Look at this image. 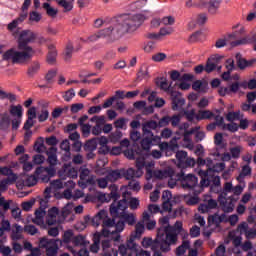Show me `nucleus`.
I'll return each instance as SVG.
<instances>
[{
    "label": "nucleus",
    "mask_w": 256,
    "mask_h": 256,
    "mask_svg": "<svg viewBox=\"0 0 256 256\" xmlns=\"http://www.w3.org/2000/svg\"><path fill=\"white\" fill-rule=\"evenodd\" d=\"M120 219H123L122 223H128V225H135V215L133 214H124L120 216Z\"/></svg>",
    "instance_id": "69168bd1"
},
{
    "label": "nucleus",
    "mask_w": 256,
    "mask_h": 256,
    "mask_svg": "<svg viewBox=\"0 0 256 256\" xmlns=\"http://www.w3.org/2000/svg\"><path fill=\"white\" fill-rule=\"evenodd\" d=\"M189 247H191V242L189 240H183L182 244L176 248L175 255L183 256L184 253H187Z\"/></svg>",
    "instance_id": "c9c22d12"
},
{
    "label": "nucleus",
    "mask_w": 256,
    "mask_h": 256,
    "mask_svg": "<svg viewBox=\"0 0 256 256\" xmlns=\"http://www.w3.org/2000/svg\"><path fill=\"white\" fill-rule=\"evenodd\" d=\"M217 69V60L215 59H208L207 64L205 66L206 73H212Z\"/></svg>",
    "instance_id": "052dcab7"
},
{
    "label": "nucleus",
    "mask_w": 256,
    "mask_h": 256,
    "mask_svg": "<svg viewBox=\"0 0 256 256\" xmlns=\"http://www.w3.org/2000/svg\"><path fill=\"white\" fill-rule=\"evenodd\" d=\"M48 159L47 162L51 167H54V165H57V148L50 147L46 152Z\"/></svg>",
    "instance_id": "cd10ccee"
},
{
    "label": "nucleus",
    "mask_w": 256,
    "mask_h": 256,
    "mask_svg": "<svg viewBox=\"0 0 256 256\" xmlns=\"http://www.w3.org/2000/svg\"><path fill=\"white\" fill-rule=\"evenodd\" d=\"M13 205V200H5V197H0V207L3 211H9Z\"/></svg>",
    "instance_id": "0e129e2a"
},
{
    "label": "nucleus",
    "mask_w": 256,
    "mask_h": 256,
    "mask_svg": "<svg viewBox=\"0 0 256 256\" xmlns=\"http://www.w3.org/2000/svg\"><path fill=\"white\" fill-rule=\"evenodd\" d=\"M131 196V193L128 191L122 192V200L116 201L110 205V213L113 215V217H122V215H125L127 211V208L129 207V197Z\"/></svg>",
    "instance_id": "423d86ee"
},
{
    "label": "nucleus",
    "mask_w": 256,
    "mask_h": 256,
    "mask_svg": "<svg viewBox=\"0 0 256 256\" xmlns=\"http://www.w3.org/2000/svg\"><path fill=\"white\" fill-rule=\"evenodd\" d=\"M222 131H230V133H237V131H239V124L233 122L225 124L222 127Z\"/></svg>",
    "instance_id": "13d9d810"
},
{
    "label": "nucleus",
    "mask_w": 256,
    "mask_h": 256,
    "mask_svg": "<svg viewBox=\"0 0 256 256\" xmlns=\"http://www.w3.org/2000/svg\"><path fill=\"white\" fill-rule=\"evenodd\" d=\"M60 149L61 151H64L67 153L68 157H71V143L69 142L68 139L63 140L60 143Z\"/></svg>",
    "instance_id": "4d7b16f0"
},
{
    "label": "nucleus",
    "mask_w": 256,
    "mask_h": 256,
    "mask_svg": "<svg viewBox=\"0 0 256 256\" xmlns=\"http://www.w3.org/2000/svg\"><path fill=\"white\" fill-rule=\"evenodd\" d=\"M120 171L122 173L121 174L122 178L125 177L127 181H131V180L135 179V177L136 178L141 177V176L137 175V170L135 171V169H133V168H128L127 170L120 169Z\"/></svg>",
    "instance_id": "473e14b6"
},
{
    "label": "nucleus",
    "mask_w": 256,
    "mask_h": 256,
    "mask_svg": "<svg viewBox=\"0 0 256 256\" xmlns=\"http://www.w3.org/2000/svg\"><path fill=\"white\" fill-rule=\"evenodd\" d=\"M10 115H12V117H17V119H21L23 117V106L11 105L10 106Z\"/></svg>",
    "instance_id": "ea45409f"
},
{
    "label": "nucleus",
    "mask_w": 256,
    "mask_h": 256,
    "mask_svg": "<svg viewBox=\"0 0 256 256\" xmlns=\"http://www.w3.org/2000/svg\"><path fill=\"white\" fill-rule=\"evenodd\" d=\"M180 233H184V237H189L187 231L183 229V222L176 221L173 226L168 224L167 226L160 227L154 240L153 238H143L142 247L144 249H149L150 247L152 251L160 249L162 253H169L171 245H177Z\"/></svg>",
    "instance_id": "f257e3e1"
},
{
    "label": "nucleus",
    "mask_w": 256,
    "mask_h": 256,
    "mask_svg": "<svg viewBox=\"0 0 256 256\" xmlns=\"http://www.w3.org/2000/svg\"><path fill=\"white\" fill-rule=\"evenodd\" d=\"M197 165L198 167H205L206 165V170L204 171H211V167H213V160L211 158H207L206 160L201 158V157H198L197 159Z\"/></svg>",
    "instance_id": "a19ab883"
},
{
    "label": "nucleus",
    "mask_w": 256,
    "mask_h": 256,
    "mask_svg": "<svg viewBox=\"0 0 256 256\" xmlns=\"http://www.w3.org/2000/svg\"><path fill=\"white\" fill-rule=\"evenodd\" d=\"M45 215V210L39 208L38 210L35 211V218L33 219V223H35V225H39L40 227H42V225H45Z\"/></svg>",
    "instance_id": "c85d7f7f"
},
{
    "label": "nucleus",
    "mask_w": 256,
    "mask_h": 256,
    "mask_svg": "<svg viewBox=\"0 0 256 256\" xmlns=\"http://www.w3.org/2000/svg\"><path fill=\"white\" fill-rule=\"evenodd\" d=\"M50 187L54 189V191H59V189H63L64 184L63 180L57 179L50 182Z\"/></svg>",
    "instance_id": "774afa93"
},
{
    "label": "nucleus",
    "mask_w": 256,
    "mask_h": 256,
    "mask_svg": "<svg viewBox=\"0 0 256 256\" xmlns=\"http://www.w3.org/2000/svg\"><path fill=\"white\" fill-rule=\"evenodd\" d=\"M38 178H37V174L35 175H30L27 176L24 181H23V185L24 187H35V185H37L38 182Z\"/></svg>",
    "instance_id": "c03bdc74"
},
{
    "label": "nucleus",
    "mask_w": 256,
    "mask_h": 256,
    "mask_svg": "<svg viewBox=\"0 0 256 256\" xmlns=\"http://www.w3.org/2000/svg\"><path fill=\"white\" fill-rule=\"evenodd\" d=\"M227 221V215L225 214H214L212 216L208 217V223H212V225L219 226L220 223L226 222Z\"/></svg>",
    "instance_id": "c756f323"
},
{
    "label": "nucleus",
    "mask_w": 256,
    "mask_h": 256,
    "mask_svg": "<svg viewBox=\"0 0 256 256\" xmlns=\"http://www.w3.org/2000/svg\"><path fill=\"white\" fill-rule=\"evenodd\" d=\"M102 231L100 235L102 237H108L112 241H121V232L125 229V222L118 221L115 224V219L109 218L107 216L102 222Z\"/></svg>",
    "instance_id": "20e7f679"
},
{
    "label": "nucleus",
    "mask_w": 256,
    "mask_h": 256,
    "mask_svg": "<svg viewBox=\"0 0 256 256\" xmlns=\"http://www.w3.org/2000/svg\"><path fill=\"white\" fill-rule=\"evenodd\" d=\"M218 203L220 209H222L224 213H233V211H235V203H237V199L233 196L227 198V196L219 195Z\"/></svg>",
    "instance_id": "1a4fd4ad"
},
{
    "label": "nucleus",
    "mask_w": 256,
    "mask_h": 256,
    "mask_svg": "<svg viewBox=\"0 0 256 256\" xmlns=\"http://www.w3.org/2000/svg\"><path fill=\"white\" fill-rule=\"evenodd\" d=\"M226 119H227V121H230L231 123H233V121H239L240 119H243V114H241L240 111L229 112L226 115Z\"/></svg>",
    "instance_id": "8fccbe9b"
},
{
    "label": "nucleus",
    "mask_w": 256,
    "mask_h": 256,
    "mask_svg": "<svg viewBox=\"0 0 256 256\" xmlns=\"http://www.w3.org/2000/svg\"><path fill=\"white\" fill-rule=\"evenodd\" d=\"M69 111V106H66V107H58V108H55L53 111H52V117L53 119H58V117H61V114L63 113H67Z\"/></svg>",
    "instance_id": "e2e57ef3"
},
{
    "label": "nucleus",
    "mask_w": 256,
    "mask_h": 256,
    "mask_svg": "<svg viewBox=\"0 0 256 256\" xmlns=\"http://www.w3.org/2000/svg\"><path fill=\"white\" fill-rule=\"evenodd\" d=\"M214 145H216L217 149H227V142L223 138V133H216L214 135Z\"/></svg>",
    "instance_id": "2f4dec72"
},
{
    "label": "nucleus",
    "mask_w": 256,
    "mask_h": 256,
    "mask_svg": "<svg viewBox=\"0 0 256 256\" xmlns=\"http://www.w3.org/2000/svg\"><path fill=\"white\" fill-rule=\"evenodd\" d=\"M72 243L73 245H75V247H79V246H83L85 245V236L83 235H78V236H75L73 239H72Z\"/></svg>",
    "instance_id": "338daca9"
},
{
    "label": "nucleus",
    "mask_w": 256,
    "mask_h": 256,
    "mask_svg": "<svg viewBox=\"0 0 256 256\" xmlns=\"http://www.w3.org/2000/svg\"><path fill=\"white\" fill-rule=\"evenodd\" d=\"M145 169H146V180L147 181H151L154 179H159V180H163L165 177H169L172 175L173 173V168H167L164 170H152L153 167H155V161L151 160V161H145V165H144Z\"/></svg>",
    "instance_id": "39448f33"
},
{
    "label": "nucleus",
    "mask_w": 256,
    "mask_h": 256,
    "mask_svg": "<svg viewBox=\"0 0 256 256\" xmlns=\"http://www.w3.org/2000/svg\"><path fill=\"white\" fill-rule=\"evenodd\" d=\"M142 220V223H146V229H148L149 231L155 229V225H157V222L155 220H151V214L149 212H143Z\"/></svg>",
    "instance_id": "a878e982"
},
{
    "label": "nucleus",
    "mask_w": 256,
    "mask_h": 256,
    "mask_svg": "<svg viewBox=\"0 0 256 256\" xmlns=\"http://www.w3.org/2000/svg\"><path fill=\"white\" fill-rule=\"evenodd\" d=\"M41 69V64L38 61H34L27 70V75L29 77H35L39 70Z\"/></svg>",
    "instance_id": "4c0bfd02"
},
{
    "label": "nucleus",
    "mask_w": 256,
    "mask_h": 256,
    "mask_svg": "<svg viewBox=\"0 0 256 256\" xmlns=\"http://www.w3.org/2000/svg\"><path fill=\"white\" fill-rule=\"evenodd\" d=\"M94 237L97 239L94 243L90 246L91 253H99V241L103 237L100 233H96Z\"/></svg>",
    "instance_id": "603ef678"
},
{
    "label": "nucleus",
    "mask_w": 256,
    "mask_h": 256,
    "mask_svg": "<svg viewBox=\"0 0 256 256\" xmlns=\"http://www.w3.org/2000/svg\"><path fill=\"white\" fill-rule=\"evenodd\" d=\"M212 209H217V201L209 197L198 207L200 213H209Z\"/></svg>",
    "instance_id": "2eb2a0df"
},
{
    "label": "nucleus",
    "mask_w": 256,
    "mask_h": 256,
    "mask_svg": "<svg viewBox=\"0 0 256 256\" xmlns=\"http://www.w3.org/2000/svg\"><path fill=\"white\" fill-rule=\"evenodd\" d=\"M90 121L92 123H96V127L103 129V126L105 125V116H93Z\"/></svg>",
    "instance_id": "680f3d73"
},
{
    "label": "nucleus",
    "mask_w": 256,
    "mask_h": 256,
    "mask_svg": "<svg viewBox=\"0 0 256 256\" xmlns=\"http://www.w3.org/2000/svg\"><path fill=\"white\" fill-rule=\"evenodd\" d=\"M256 41V33L253 32L239 40L230 42L231 47H239V45H251V43H255Z\"/></svg>",
    "instance_id": "dca6fc26"
},
{
    "label": "nucleus",
    "mask_w": 256,
    "mask_h": 256,
    "mask_svg": "<svg viewBox=\"0 0 256 256\" xmlns=\"http://www.w3.org/2000/svg\"><path fill=\"white\" fill-rule=\"evenodd\" d=\"M109 191H110L111 198L114 199V201H117V199H119L120 197L119 186H117L116 184H111L109 186Z\"/></svg>",
    "instance_id": "bf43d9fd"
},
{
    "label": "nucleus",
    "mask_w": 256,
    "mask_h": 256,
    "mask_svg": "<svg viewBox=\"0 0 256 256\" xmlns=\"http://www.w3.org/2000/svg\"><path fill=\"white\" fill-rule=\"evenodd\" d=\"M145 22V16L143 14L135 15H124L122 23L113 26L114 35L116 40L121 39L126 33H134L137 31Z\"/></svg>",
    "instance_id": "7ed1b4c3"
},
{
    "label": "nucleus",
    "mask_w": 256,
    "mask_h": 256,
    "mask_svg": "<svg viewBox=\"0 0 256 256\" xmlns=\"http://www.w3.org/2000/svg\"><path fill=\"white\" fill-rule=\"evenodd\" d=\"M163 179H169L168 180V186L170 189H173L175 185H177V181H181L177 178V174L175 175V170L172 169V175L171 176H166Z\"/></svg>",
    "instance_id": "5fc2aeb1"
},
{
    "label": "nucleus",
    "mask_w": 256,
    "mask_h": 256,
    "mask_svg": "<svg viewBox=\"0 0 256 256\" xmlns=\"http://www.w3.org/2000/svg\"><path fill=\"white\" fill-rule=\"evenodd\" d=\"M222 0H210L208 2V11L212 15H215L217 11L219 10V7H221Z\"/></svg>",
    "instance_id": "58836bf2"
},
{
    "label": "nucleus",
    "mask_w": 256,
    "mask_h": 256,
    "mask_svg": "<svg viewBox=\"0 0 256 256\" xmlns=\"http://www.w3.org/2000/svg\"><path fill=\"white\" fill-rule=\"evenodd\" d=\"M157 127H158V124L156 121L154 120L147 121L142 124V133L144 136L155 137V135H153V131H155Z\"/></svg>",
    "instance_id": "f3484780"
},
{
    "label": "nucleus",
    "mask_w": 256,
    "mask_h": 256,
    "mask_svg": "<svg viewBox=\"0 0 256 256\" xmlns=\"http://www.w3.org/2000/svg\"><path fill=\"white\" fill-rule=\"evenodd\" d=\"M37 33L31 30H23L18 37V50L11 48L3 54L4 61H10L16 65H25L35 56V49L29 43H35Z\"/></svg>",
    "instance_id": "f03ea898"
},
{
    "label": "nucleus",
    "mask_w": 256,
    "mask_h": 256,
    "mask_svg": "<svg viewBox=\"0 0 256 256\" xmlns=\"http://www.w3.org/2000/svg\"><path fill=\"white\" fill-rule=\"evenodd\" d=\"M215 117V114L211 112V110H199L196 114V120L197 121H203L205 119H213Z\"/></svg>",
    "instance_id": "f704fd0d"
},
{
    "label": "nucleus",
    "mask_w": 256,
    "mask_h": 256,
    "mask_svg": "<svg viewBox=\"0 0 256 256\" xmlns=\"http://www.w3.org/2000/svg\"><path fill=\"white\" fill-rule=\"evenodd\" d=\"M99 39H106V43H114V41H117L113 26H109L108 28H104L90 35L86 39V43H95L96 41H99Z\"/></svg>",
    "instance_id": "0eeeda50"
},
{
    "label": "nucleus",
    "mask_w": 256,
    "mask_h": 256,
    "mask_svg": "<svg viewBox=\"0 0 256 256\" xmlns=\"http://www.w3.org/2000/svg\"><path fill=\"white\" fill-rule=\"evenodd\" d=\"M118 251L122 256H136L137 244L133 241V238H129L126 244L119 246Z\"/></svg>",
    "instance_id": "ddd939ff"
},
{
    "label": "nucleus",
    "mask_w": 256,
    "mask_h": 256,
    "mask_svg": "<svg viewBox=\"0 0 256 256\" xmlns=\"http://www.w3.org/2000/svg\"><path fill=\"white\" fill-rule=\"evenodd\" d=\"M17 180H15L14 177L5 178L2 181H0V193H3V191H7L8 185H13Z\"/></svg>",
    "instance_id": "de8ad7c7"
},
{
    "label": "nucleus",
    "mask_w": 256,
    "mask_h": 256,
    "mask_svg": "<svg viewBox=\"0 0 256 256\" xmlns=\"http://www.w3.org/2000/svg\"><path fill=\"white\" fill-rule=\"evenodd\" d=\"M61 240L57 239H47L46 237L40 239L39 247L42 249H46L47 256H55L57 255V251H59V244Z\"/></svg>",
    "instance_id": "6e6552de"
},
{
    "label": "nucleus",
    "mask_w": 256,
    "mask_h": 256,
    "mask_svg": "<svg viewBox=\"0 0 256 256\" xmlns=\"http://www.w3.org/2000/svg\"><path fill=\"white\" fill-rule=\"evenodd\" d=\"M137 175L143 176V169L145 168V157H138L136 159Z\"/></svg>",
    "instance_id": "09e8293b"
},
{
    "label": "nucleus",
    "mask_w": 256,
    "mask_h": 256,
    "mask_svg": "<svg viewBox=\"0 0 256 256\" xmlns=\"http://www.w3.org/2000/svg\"><path fill=\"white\" fill-rule=\"evenodd\" d=\"M236 63L238 69L241 70L247 69V67H251V65H253V62L247 61L245 58H243V56H241V53L236 54Z\"/></svg>",
    "instance_id": "7c9ffc66"
},
{
    "label": "nucleus",
    "mask_w": 256,
    "mask_h": 256,
    "mask_svg": "<svg viewBox=\"0 0 256 256\" xmlns=\"http://www.w3.org/2000/svg\"><path fill=\"white\" fill-rule=\"evenodd\" d=\"M95 185H97L99 189H107L109 185V179H107V176L98 179L95 178Z\"/></svg>",
    "instance_id": "864d4df0"
},
{
    "label": "nucleus",
    "mask_w": 256,
    "mask_h": 256,
    "mask_svg": "<svg viewBox=\"0 0 256 256\" xmlns=\"http://www.w3.org/2000/svg\"><path fill=\"white\" fill-rule=\"evenodd\" d=\"M177 167L179 169H187L188 167H195V160L187 157V152L178 151L176 153Z\"/></svg>",
    "instance_id": "f8f14e48"
},
{
    "label": "nucleus",
    "mask_w": 256,
    "mask_h": 256,
    "mask_svg": "<svg viewBox=\"0 0 256 256\" xmlns=\"http://www.w3.org/2000/svg\"><path fill=\"white\" fill-rule=\"evenodd\" d=\"M106 178L108 179L109 183H116V181H119V179H122L121 169L108 171L106 174Z\"/></svg>",
    "instance_id": "bb28decb"
},
{
    "label": "nucleus",
    "mask_w": 256,
    "mask_h": 256,
    "mask_svg": "<svg viewBox=\"0 0 256 256\" xmlns=\"http://www.w3.org/2000/svg\"><path fill=\"white\" fill-rule=\"evenodd\" d=\"M252 169L249 164L243 165L240 174L237 176L236 180L238 183H245V177H251Z\"/></svg>",
    "instance_id": "b1692460"
},
{
    "label": "nucleus",
    "mask_w": 256,
    "mask_h": 256,
    "mask_svg": "<svg viewBox=\"0 0 256 256\" xmlns=\"http://www.w3.org/2000/svg\"><path fill=\"white\" fill-rule=\"evenodd\" d=\"M74 51H75V46H73V42H68L62 54V57L66 63H69V61L73 59Z\"/></svg>",
    "instance_id": "5701e85b"
},
{
    "label": "nucleus",
    "mask_w": 256,
    "mask_h": 256,
    "mask_svg": "<svg viewBox=\"0 0 256 256\" xmlns=\"http://www.w3.org/2000/svg\"><path fill=\"white\" fill-rule=\"evenodd\" d=\"M198 174L202 177L200 181L201 187H209L211 184V181H209V178H207L209 176V172L205 170H199Z\"/></svg>",
    "instance_id": "a18cd8bd"
},
{
    "label": "nucleus",
    "mask_w": 256,
    "mask_h": 256,
    "mask_svg": "<svg viewBox=\"0 0 256 256\" xmlns=\"http://www.w3.org/2000/svg\"><path fill=\"white\" fill-rule=\"evenodd\" d=\"M102 249L104 256H117V250L111 248V241L108 239L102 240Z\"/></svg>",
    "instance_id": "412c9836"
},
{
    "label": "nucleus",
    "mask_w": 256,
    "mask_h": 256,
    "mask_svg": "<svg viewBox=\"0 0 256 256\" xmlns=\"http://www.w3.org/2000/svg\"><path fill=\"white\" fill-rule=\"evenodd\" d=\"M0 175H4L7 179L13 177L14 181H17V174L13 173V170L9 167H0Z\"/></svg>",
    "instance_id": "49530a36"
},
{
    "label": "nucleus",
    "mask_w": 256,
    "mask_h": 256,
    "mask_svg": "<svg viewBox=\"0 0 256 256\" xmlns=\"http://www.w3.org/2000/svg\"><path fill=\"white\" fill-rule=\"evenodd\" d=\"M43 9H45L48 17H52V18L57 17V13H58L57 9L51 7L50 3H44Z\"/></svg>",
    "instance_id": "3c124183"
},
{
    "label": "nucleus",
    "mask_w": 256,
    "mask_h": 256,
    "mask_svg": "<svg viewBox=\"0 0 256 256\" xmlns=\"http://www.w3.org/2000/svg\"><path fill=\"white\" fill-rule=\"evenodd\" d=\"M107 219V211L100 210L91 220L93 227H99L103 225V221Z\"/></svg>",
    "instance_id": "4be33fe9"
},
{
    "label": "nucleus",
    "mask_w": 256,
    "mask_h": 256,
    "mask_svg": "<svg viewBox=\"0 0 256 256\" xmlns=\"http://www.w3.org/2000/svg\"><path fill=\"white\" fill-rule=\"evenodd\" d=\"M10 124L9 115H7V113L0 114V129L2 131H7Z\"/></svg>",
    "instance_id": "79ce46f5"
},
{
    "label": "nucleus",
    "mask_w": 256,
    "mask_h": 256,
    "mask_svg": "<svg viewBox=\"0 0 256 256\" xmlns=\"http://www.w3.org/2000/svg\"><path fill=\"white\" fill-rule=\"evenodd\" d=\"M199 129H201L200 126H196L194 128H191L190 130H186L184 131V141L185 143H191V135H193V133L199 131Z\"/></svg>",
    "instance_id": "6e6d98bb"
},
{
    "label": "nucleus",
    "mask_w": 256,
    "mask_h": 256,
    "mask_svg": "<svg viewBox=\"0 0 256 256\" xmlns=\"http://www.w3.org/2000/svg\"><path fill=\"white\" fill-rule=\"evenodd\" d=\"M177 179L181 181L183 189H193L197 187L198 179L195 175L188 174L185 176V172L181 171L177 174Z\"/></svg>",
    "instance_id": "9d476101"
},
{
    "label": "nucleus",
    "mask_w": 256,
    "mask_h": 256,
    "mask_svg": "<svg viewBox=\"0 0 256 256\" xmlns=\"http://www.w3.org/2000/svg\"><path fill=\"white\" fill-rule=\"evenodd\" d=\"M48 49L49 52L47 55V63H49V65H55L57 61V48H55L53 45H50Z\"/></svg>",
    "instance_id": "72a5a7b5"
},
{
    "label": "nucleus",
    "mask_w": 256,
    "mask_h": 256,
    "mask_svg": "<svg viewBox=\"0 0 256 256\" xmlns=\"http://www.w3.org/2000/svg\"><path fill=\"white\" fill-rule=\"evenodd\" d=\"M35 175L42 183H49L51 177L55 175V170L53 168L39 167L36 169Z\"/></svg>",
    "instance_id": "4468645a"
},
{
    "label": "nucleus",
    "mask_w": 256,
    "mask_h": 256,
    "mask_svg": "<svg viewBox=\"0 0 256 256\" xmlns=\"http://www.w3.org/2000/svg\"><path fill=\"white\" fill-rule=\"evenodd\" d=\"M12 239H13V241H19V239H23V227H21L17 224L13 227Z\"/></svg>",
    "instance_id": "37998d69"
},
{
    "label": "nucleus",
    "mask_w": 256,
    "mask_h": 256,
    "mask_svg": "<svg viewBox=\"0 0 256 256\" xmlns=\"http://www.w3.org/2000/svg\"><path fill=\"white\" fill-rule=\"evenodd\" d=\"M59 215V209L57 207H52L48 210V214L46 216L47 225H55L57 223V217Z\"/></svg>",
    "instance_id": "aec40b11"
},
{
    "label": "nucleus",
    "mask_w": 256,
    "mask_h": 256,
    "mask_svg": "<svg viewBox=\"0 0 256 256\" xmlns=\"http://www.w3.org/2000/svg\"><path fill=\"white\" fill-rule=\"evenodd\" d=\"M156 85L162 89V91H165L166 93H173V89L171 88V85L167 82V79L165 78H160L157 82Z\"/></svg>",
    "instance_id": "e433bc0d"
},
{
    "label": "nucleus",
    "mask_w": 256,
    "mask_h": 256,
    "mask_svg": "<svg viewBox=\"0 0 256 256\" xmlns=\"http://www.w3.org/2000/svg\"><path fill=\"white\" fill-rule=\"evenodd\" d=\"M153 141L159 143V141H161V138L157 136H144V138L140 142V145L144 151H149V149H151V147L153 146Z\"/></svg>",
    "instance_id": "6ab92c4d"
},
{
    "label": "nucleus",
    "mask_w": 256,
    "mask_h": 256,
    "mask_svg": "<svg viewBox=\"0 0 256 256\" xmlns=\"http://www.w3.org/2000/svg\"><path fill=\"white\" fill-rule=\"evenodd\" d=\"M145 233V223L144 222H138L135 225V231L131 234L129 239H132V241L135 242V239H141V235Z\"/></svg>",
    "instance_id": "393cba45"
},
{
    "label": "nucleus",
    "mask_w": 256,
    "mask_h": 256,
    "mask_svg": "<svg viewBox=\"0 0 256 256\" xmlns=\"http://www.w3.org/2000/svg\"><path fill=\"white\" fill-rule=\"evenodd\" d=\"M79 187L82 189L87 188V185H95V176L91 175L89 168L80 169V180L78 181Z\"/></svg>",
    "instance_id": "9b49d317"
},
{
    "label": "nucleus",
    "mask_w": 256,
    "mask_h": 256,
    "mask_svg": "<svg viewBox=\"0 0 256 256\" xmlns=\"http://www.w3.org/2000/svg\"><path fill=\"white\" fill-rule=\"evenodd\" d=\"M172 97V109L173 111H178L182 106L185 105V99L181 97L179 92H171Z\"/></svg>",
    "instance_id": "a211bd4d"
}]
</instances>
